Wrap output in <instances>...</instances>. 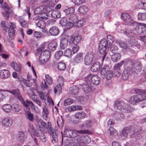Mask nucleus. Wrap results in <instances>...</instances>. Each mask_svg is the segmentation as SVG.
I'll list each match as a JSON object with an SVG mask.
<instances>
[{
  "mask_svg": "<svg viewBox=\"0 0 146 146\" xmlns=\"http://www.w3.org/2000/svg\"><path fill=\"white\" fill-rule=\"evenodd\" d=\"M36 121L37 124V128L39 130L42 131L45 128H46L48 133L52 136L53 140L55 142L57 141V135L55 130L54 129H52L50 122L48 123L47 126L46 123L38 117H36Z\"/></svg>",
  "mask_w": 146,
  "mask_h": 146,
  "instance_id": "obj_1",
  "label": "nucleus"
},
{
  "mask_svg": "<svg viewBox=\"0 0 146 146\" xmlns=\"http://www.w3.org/2000/svg\"><path fill=\"white\" fill-rule=\"evenodd\" d=\"M146 78V74L145 75ZM136 94H139L131 96L129 100V102L131 104L134 105L137 102L142 101L146 99V90H143L137 89L134 90Z\"/></svg>",
  "mask_w": 146,
  "mask_h": 146,
  "instance_id": "obj_2",
  "label": "nucleus"
},
{
  "mask_svg": "<svg viewBox=\"0 0 146 146\" xmlns=\"http://www.w3.org/2000/svg\"><path fill=\"white\" fill-rule=\"evenodd\" d=\"M126 100H118L114 104V108L124 113H130L133 110V109L130 106L125 105Z\"/></svg>",
  "mask_w": 146,
  "mask_h": 146,
  "instance_id": "obj_3",
  "label": "nucleus"
},
{
  "mask_svg": "<svg viewBox=\"0 0 146 146\" xmlns=\"http://www.w3.org/2000/svg\"><path fill=\"white\" fill-rule=\"evenodd\" d=\"M84 80L85 82L92 83L93 84L98 85L100 82L101 78L96 75L90 74L84 78Z\"/></svg>",
  "mask_w": 146,
  "mask_h": 146,
  "instance_id": "obj_4",
  "label": "nucleus"
},
{
  "mask_svg": "<svg viewBox=\"0 0 146 146\" xmlns=\"http://www.w3.org/2000/svg\"><path fill=\"white\" fill-rule=\"evenodd\" d=\"M131 26L135 27V30L139 34H142L146 33V25L134 21L132 22Z\"/></svg>",
  "mask_w": 146,
  "mask_h": 146,
  "instance_id": "obj_5",
  "label": "nucleus"
},
{
  "mask_svg": "<svg viewBox=\"0 0 146 146\" xmlns=\"http://www.w3.org/2000/svg\"><path fill=\"white\" fill-rule=\"evenodd\" d=\"M100 73L102 76L108 80H110L113 76V72L107 66H104L101 69Z\"/></svg>",
  "mask_w": 146,
  "mask_h": 146,
  "instance_id": "obj_6",
  "label": "nucleus"
},
{
  "mask_svg": "<svg viewBox=\"0 0 146 146\" xmlns=\"http://www.w3.org/2000/svg\"><path fill=\"white\" fill-rule=\"evenodd\" d=\"M110 46L108 44V42L105 39L101 40L99 44V50L101 54H106L107 48Z\"/></svg>",
  "mask_w": 146,
  "mask_h": 146,
  "instance_id": "obj_7",
  "label": "nucleus"
},
{
  "mask_svg": "<svg viewBox=\"0 0 146 146\" xmlns=\"http://www.w3.org/2000/svg\"><path fill=\"white\" fill-rule=\"evenodd\" d=\"M95 58L94 54L92 51L87 52L84 59V63L86 66L90 65L92 63Z\"/></svg>",
  "mask_w": 146,
  "mask_h": 146,
  "instance_id": "obj_8",
  "label": "nucleus"
},
{
  "mask_svg": "<svg viewBox=\"0 0 146 146\" xmlns=\"http://www.w3.org/2000/svg\"><path fill=\"white\" fill-rule=\"evenodd\" d=\"M50 53L49 51L45 50L40 54L39 57V61L40 63L44 64L46 63L48 60L50 56Z\"/></svg>",
  "mask_w": 146,
  "mask_h": 146,
  "instance_id": "obj_9",
  "label": "nucleus"
},
{
  "mask_svg": "<svg viewBox=\"0 0 146 146\" xmlns=\"http://www.w3.org/2000/svg\"><path fill=\"white\" fill-rule=\"evenodd\" d=\"M139 131L136 132L130 136V142L132 144L136 145L139 143V139L141 136L139 134Z\"/></svg>",
  "mask_w": 146,
  "mask_h": 146,
  "instance_id": "obj_10",
  "label": "nucleus"
},
{
  "mask_svg": "<svg viewBox=\"0 0 146 146\" xmlns=\"http://www.w3.org/2000/svg\"><path fill=\"white\" fill-rule=\"evenodd\" d=\"M8 92L12 94L16 98L21 102L22 104L24 101L23 98L18 89H14L12 90H9Z\"/></svg>",
  "mask_w": 146,
  "mask_h": 146,
  "instance_id": "obj_11",
  "label": "nucleus"
},
{
  "mask_svg": "<svg viewBox=\"0 0 146 146\" xmlns=\"http://www.w3.org/2000/svg\"><path fill=\"white\" fill-rule=\"evenodd\" d=\"M80 87L84 92L88 93L92 91V86L91 83L86 82L83 84H81Z\"/></svg>",
  "mask_w": 146,
  "mask_h": 146,
  "instance_id": "obj_12",
  "label": "nucleus"
},
{
  "mask_svg": "<svg viewBox=\"0 0 146 146\" xmlns=\"http://www.w3.org/2000/svg\"><path fill=\"white\" fill-rule=\"evenodd\" d=\"M124 64L125 70L130 71L133 68L134 63L131 60H127L125 61H124Z\"/></svg>",
  "mask_w": 146,
  "mask_h": 146,
  "instance_id": "obj_13",
  "label": "nucleus"
},
{
  "mask_svg": "<svg viewBox=\"0 0 146 146\" xmlns=\"http://www.w3.org/2000/svg\"><path fill=\"white\" fill-rule=\"evenodd\" d=\"M121 19L128 25H131L132 22L134 21L132 20L129 15L127 13H122L121 16Z\"/></svg>",
  "mask_w": 146,
  "mask_h": 146,
  "instance_id": "obj_14",
  "label": "nucleus"
},
{
  "mask_svg": "<svg viewBox=\"0 0 146 146\" xmlns=\"http://www.w3.org/2000/svg\"><path fill=\"white\" fill-rule=\"evenodd\" d=\"M70 38H69V42L70 44H77L80 42L82 39V36L79 35H77L75 36H71Z\"/></svg>",
  "mask_w": 146,
  "mask_h": 146,
  "instance_id": "obj_15",
  "label": "nucleus"
},
{
  "mask_svg": "<svg viewBox=\"0 0 146 146\" xmlns=\"http://www.w3.org/2000/svg\"><path fill=\"white\" fill-rule=\"evenodd\" d=\"M16 27L15 24L13 22L10 23V25L9 30V37L11 39L14 38L15 35V29Z\"/></svg>",
  "mask_w": 146,
  "mask_h": 146,
  "instance_id": "obj_16",
  "label": "nucleus"
},
{
  "mask_svg": "<svg viewBox=\"0 0 146 146\" xmlns=\"http://www.w3.org/2000/svg\"><path fill=\"white\" fill-rule=\"evenodd\" d=\"M23 106L25 107L27 111H28L30 109V107H31L33 110L35 111L36 110V106H35L34 104L30 101L28 100H27L25 101L22 104Z\"/></svg>",
  "mask_w": 146,
  "mask_h": 146,
  "instance_id": "obj_17",
  "label": "nucleus"
},
{
  "mask_svg": "<svg viewBox=\"0 0 146 146\" xmlns=\"http://www.w3.org/2000/svg\"><path fill=\"white\" fill-rule=\"evenodd\" d=\"M60 23L63 27H66L67 29H69L73 27V23H70L69 20L67 21L65 18L61 19Z\"/></svg>",
  "mask_w": 146,
  "mask_h": 146,
  "instance_id": "obj_18",
  "label": "nucleus"
},
{
  "mask_svg": "<svg viewBox=\"0 0 146 146\" xmlns=\"http://www.w3.org/2000/svg\"><path fill=\"white\" fill-rule=\"evenodd\" d=\"M10 76L9 71L6 69H3L0 70V78L2 79L8 78Z\"/></svg>",
  "mask_w": 146,
  "mask_h": 146,
  "instance_id": "obj_19",
  "label": "nucleus"
},
{
  "mask_svg": "<svg viewBox=\"0 0 146 146\" xmlns=\"http://www.w3.org/2000/svg\"><path fill=\"white\" fill-rule=\"evenodd\" d=\"M131 129V127H125L122 131V133L120 135L122 139H126L128 134L130 132Z\"/></svg>",
  "mask_w": 146,
  "mask_h": 146,
  "instance_id": "obj_20",
  "label": "nucleus"
},
{
  "mask_svg": "<svg viewBox=\"0 0 146 146\" xmlns=\"http://www.w3.org/2000/svg\"><path fill=\"white\" fill-rule=\"evenodd\" d=\"M12 121L11 118L9 117L4 118L2 122V125L3 126L9 127L11 125Z\"/></svg>",
  "mask_w": 146,
  "mask_h": 146,
  "instance_id": "obj_21",
  "label": "nucleus"
},
{
  "mask_svg": "<svg viewBox=\"0 0 146 146\" xmlns=\"http://www.w3.org/2000/svg\"><path fill=\"white\" fill-rule=\"evenodd\" d=\"M82 54L80 53H78L74 57L72 62L74 64H77L82 61Z\"/></svg>",
  "mask_w": 146,
  "mask_h": 146,
  "instance_id": "obj_22",
  "label": "nucleus"
},
{
  "mask_svg": "<svg viewBox=\"0 0 146 146\" xmlns=\"http://www.w3.org/2000/svg\"><path fill=\"white\" fill-rule=\"evenodd\" d=\"M90 132L88 130H75L72 131V134L71 138H73L76 137L78 135L77 133L80 134H89Z\"/></svg>",
  "mask_w": 146,
  "mask_h": 146,
  "instance_id": "obj_23",
  "label": "nucleus"
},
{
  "mask_svg": "<svg viewBox=\"0 0 146 146\" xmlns=\"http://www.w3.org/2000/svg\"><path fill=\"white\" fill-rule=\"evenodd\" d=\"M49 33L52 36H56L59 33V30L58 28L56 26H52L49 30Z\"/></svg>",
  "mask_w": 146,
  "mask_h": 146,
  "instance_id": "obj_24",
  "label": "nucleus"
},
{
  "mask_svg": "<svg viewBox=\"0 0 146 146\" xmlns=\"http://www.w3.org/2000/svg\"><path fill=\"white\" fill-rule=\"evenodd\" d=\"M11 65L15 71L18 72L20 73L21 72L22 68L21 64H18L15 62L13 61L11 63Z\"/></svg>",
  "mask_w": 146,
  "mask_h": 146,
  "instance_id": "obj_25",
  "label": "nucleus"
},
{
  "mask_svg": "<svg viewBox=\"0 0 146 146\" xmlns=\"http://www.w3.org/2000/svg\"><path fill=\"white\" fill-rule=\"evenodd\" d=\"M75 118L78 119H82L86 117V114L83 111L76 112L74 115Z\"/></svg>",
  "mask_w": 146,
  "mask_h": 146,
  "instance_id": "obj_26",
  "label": "nucleus"
},
{
  "mask_svg": "<svg viewBox=\"0 0 146 146\" xmlns=\"http://www.w3.org/2000/svg\"><path fill=\"white\" fill-rule=\"evenodd\" d=\"M68 19L70 23H73V26L75 22L78 19V17L77 15L74 14H72L69 16Z\"/></svg>",
  "mask_w": 146,
  "mask_h": 146,
  "instance_id": "obj_27",
  "label": "nucleus"
},
{
  "mask_svg": "<svg viewBox=\"0 0 146 146\" xmlns=\"http://www.w3.org/2000/svg\"><path fill=\"white\" fill-rule=\"evenodd\" d=\"M100 68V64L98 62H96L92 65L91 70L94 72H97Z\"/></svg>",
  "mask_w": 146,
  "mask_h": 146,
  "instance_id": "obj_28",
  "label": "nucleus"
},
{
  "mask_svg": "<svg viewBox=\"0 0 146 146\" xmlns=\"http://www.w3.org/2000/svg\"><path fill=\"white\" fill-rule=\"evenodd\" d=\"M28 131L33 135L36 137L39 136V134L37 133L36 130L34 128L32 124H30L29 125V126Z\"/></svg>",
  "mask_w": 146,
  "mask_h": 146,
  "instance_id": "obj_29",
  "label": "nucleus"
},
{
  "mask_svg": "<svg viewBox=\"0 0 146 146\" xmlns=\"http://www.w3.org/2000/svg\"><path fill=\"white\" fill-rule=\"evenodd\" d=\"M88 8L85 5H82L78 9V12L81 14H85L88 11Z\"/></svg>",
  "mask_w": 146,
  "mask_h": 146,
  "instance_id": "obj_30",
  "label": "nucleus"
},
{
  "mask_svg": "<svg viewBox=\"0 0 146 146\" xmlns=\"http://www.w3.org/2000/svg\"><path fill=\"white\" fill-rule=\"evenodd\" d=\"M17 137L18 140L23 143L25 139L24 133L23 132H19L17 134Z\"/></svg>",
  "mask_w": 146,
  "mask_h": 146,
  "instance_id": "obj_31",
  "label": "nucleus"
},
{
  "mask_svg": "<svg viewBox=\"0 0 146 146\" xmlns=\"http://www.w3.org/2000/svg\"><path fill=\"white\" fill-rule=\"evenodd\" d=\"M68 40L66 38H62L60 42V47L61 49H64L68 46Z\"/></svg>",
  "mask_w": 146,
  "mask_h": 146,
  "instance_id": "obj_32",
  "label": "nucleus"
},
{
  "mask_svg": "<svg viewBox=\"0 0 146 146\" xmlns=\"http://www.w3.org/2000/svg\"><path fill=\"white\" fill-rule=\"evenodd\" d=\"M82 127H85L88 129H91L92 127V123L90 120L85 121L82 125Z\"/></svg>",
  "mask_w": 146,
  "mask_h": 146,
  "instance_id": "obj_33",
  "label": "nucleus"
},
{
  "mask_svg": "<svg viewBox=\"0 0 146 146\" xmlns=\"http://www.w3.org/2000/svg\"><path fill=\"white\" fill-rule=\"evenodd\" d=\"M57 46V43L55 40L52 41L48 45V47L49 49L52 51H54L55 50Z\"/></svg>",
  "mask_w": 146,
  "mask_h": 146,
  "instance_id": "obj_34",
  "label": "nucleus"
},
{
  "mask_svg": "<svg viewBox=\"0 0 146 146\" xmlns=\"http://www.w3.org/2000/svg\"><path fill=\"white\" fill-rule=\"evenodd\" d=\"M121 57V54L119 53H116L112 55L111 60L113 62H116L120 59Z\"/></svg>",
  "mask_w": 146,
  "mask_h": 146,
  "instance_id": "obj_35",
  "label": "nucleus"
},
{
  "mask_svg": "<svg viewBox=\"0 0 146 146\" xmlns=\"http://www.w3.org/2000/svg\"><path fill=\"white\" fill-rule=\"evenodd\" d=\"M49 113V111L48 107L45 106L43 108L42 115L44 119L46 120L47 118V116Z\"/></svg>",
  "mask_w": 146,
  "mask_h": 146,
  "instance_id": "obj_36",
  "label": "nucleus"
},
{
  "mask_svg": "<svg viewBox=\"0 0 146 146\" xmlns=\"http://www.w3.org/2000/svg\"><path fill=\"white\" fill-rule=\"evenodd\" d=\"M75 11V8L74 7H71L63 10V12L65 15H67L70 14H72Z\"/></svg>",
  "mask_w": 146,
  "mask_h": 146,
  "instance_id": "obj_37",
  "label": "nucleus"
},
{
  "mask_svg": "<svg viewBox=\"0 0 146 146\" xmlns=\"http://www.w3.org/2000/svg\"><path fill=\"white\" fill-rule=\"evenodd\" d=\"M108 132L110 135L112 136H116L118 134L117 131L112 127H110L108 131Z\"/></svg>",
  "mask_w": 146,
  "mask_h": 146,
  "instance_id": "obj_38",
  "label": "nucleus"
},
{
  "mask_svg": "<svg viewBox=\"0 0 146 146\" xmlns=\"http://www.w3.org/2000/svg\"><path fill=\"white\" fill-rule=\"evenodd\" d=\"M19 21L20 25L22 27L25 28L27 27V22L22 17H19Z\"/></svg>",
  "mask_w": 146,
  "mask_h": 146,
  "instance_id": "obj_39",
  "label": "nucleus"
},
{
  "mask_svg": "<svg viewBox=\"0 0 146 146\" xmlns=\"http://www.w3.org/2000/svg\"><path fill=\"white\" fill-rule=\"evenodd\" d=\"M2 109L6 112H10L12 110V108L9 104H6L2 107Z\"/></svg>",
  "mask_w": 146,
  "mask_h": 146,
  "instance_id": "obj_40",
  "label": "nucleus"
},
{
  "mask_svg": "<svg viewBox=\"0 0 146 146\" xmlns=\"http://www.w3.org/2000/svg\"><path fill=\"white\" fill-rule=\"evenodd\" d=\"M85 23L84 20L83 19L80 20H78L75 22V25L78 27H82Z\"/></svg>",
  "mask_w": 146,
  "mask_h": 146,
  "instance_id": "obj_41",
  "label": "nucleus"
},
{
  "mask_svg": "<svg viewBox=\"0 0 146 146\" xmlns=\"http://www.w3.org/2000/svg\"><path fill=\"white\" fill-rule=\"evenodd\" d=\"M72 50L69 48L66 49L64 51V56L68 57V58H70L72 55Z\"/></svg>",
  "mask_w": 146,
  "mask_h": 146,
  "instance_id": "obj_42",
  "label": "nucleus"
},
{
  "mask_svg": "<svg viewBox=\"0 0 146 146\" xmlns=\"http://www.w3.org/2000/svg\"><path fill=\"white\" fill-rule=\"evenodd\" d=\"M66 68L65 64L62 62H60L57 64V68L60 70H64Z\"/></svg>",
  "mask_w": 146,
  "mask_h": 146,
  "instance_id": "obj_43",
  "label": "nucleus"
},
{
  "mask_svg": "<svg viewBox=\"0 0 146 146\" xmlns=\"http://www.w3.org/2000/svg\"><path fill=\"white\" fill-rule=\"evenodd\" d=\"M26 116L27 118L31 121H32L34 119L33 114L28 111L26 113Z\"/></svg>",
  "mask_w": 146,
  "mask_h": 146,
  "instance_id": "obj_44",
  "label": "nucleus"
},
{
  "mask_svg": "<svg viewBox=\"0 0 146 146\" xmlns=\"http://www.w3.org/2000/svg\"><path fill=\"white\" fill-rule=\"evenodd\" d=\"M62 85L61 84H57L56 87L54 88V93L59 94L62 92Z\"/></svg>",
  "mask_w": 146,
  "mask_h": 146,
  "instance_id": "obj_45",
  "label": "nucleus"
},
{
  "mask_svg": "<svg viewBox=\"0 0 146 146\" xmlns=\"http://www.w3.org/2000/svg\"><path fill=\"white\" fill-rule=\"evenodd\" d=\"M71 93L73 94H77L78 92L79 89L78 86H73L72 87L70 88Z\"/></svg>",
  "mask_w": 146,
  "mask_h": 146,
  "instance_id": "obj_46",
  "label": "nucleus"
},
{
  "mask_svg": "<svg viewBox=\"0 0 146 146\" xmlns=\"http://www.w3.org/2000/svg\"><path fill=\"white\" fill-rule=\"evenodd\" d=\"M129 71L124 70L122 74V79L124 80H126L129 76Z\"/></svg>",
  "mask_w": 146,
  "mask_h": 146,
  "instance_id": "obj_47",
  "label": "nucleus"
},
{
  "mask_svg": "<svg viewBox=\"0 0 146 146\" xmlns=\"http://www.w3.org/2000/svg\"><path fill=\"white\" fill-rule=\"evenodd\" d=\"M13 111L18 112H19L21 109V108L18 104H14L12 106Z\"/></svg>",
  "mask_w": 146,
  "mask_h": 146,
  "instance_id": "obj_48",
  "label": "nucleus"
},
{
  "mask_svg": "<svg viewBox=\"0 0 146 146\" xmlns=\"http://www.w3.org/2000/svg\"><path fill=\"white\" fill-rule=\"evenodd\" d=\"M107 38L106 41L108 42V44L110 46L113 41V37L111 35H107Z\"/></svg>",
  "mask_w": 146,
  "mask_h": 146,
  "instance_id": "obj_49",
  "label": "nucleus"
},
{
  "mask_svg": "<svg viewBox=\"0 0 146 146\" xmlns=\"http://www.w3.org/2000/svg\"><path fill=\"white\" fill-rule=\"evenodd\" d=\"M37 25L38 27L41 29H43L46 26V22L43 20H40L38 22Z\"/></svg>",
  "mask_w": 146,
  "mask_h": 146,
  "instance_id": "obj_50",
  "label": "nucleus"
},
{
  "mask_svg": "<svg viewBox=\"0 0 146 146\" xmlns=\"http://www.w3.org/2000/svg\"><path fill=\"white\" fill-rule=\"evenodd\" d=\"M63 54V52L61 50H58L56 52L54 57L56 60H58Z\"/></svg>",
  "mask_w": 146,
  "mask_h": 146,
  "instance_id": "obj_51",
  "label": "nucleus"
},
{
  "mask_svg": "<svg viewBox=\"0 0 146 146\" xmlns=\"http://www.w3.org/2000/svg\"><path fill=\"white\" fill-rule=\"evenodd\" d=\"M137 16L139 20L144 21L146 20V13H139Z\"/></svg>",
  "mask_w": 146,
  "mask_h": 146,
  "instance_id": "obj_52",
  "label": "nucleus"
},
{
  "mask_svg": "<svg viewBox=\"0 0 146 146\" xmlns=\"http://www.w3.org/2000/svg\"><path fill=\"white\" fill-rule=\"evenodd\" d=\"M64 135L67 137L71 138L72 134V131L68 130L67 129H65L64 131Z\"/></svg>",
  "mask_w": 146,
  "mask_h": 146,
  "instance_id": "obj_53",
  "label": "nucleus"
},
{
  "mask_svg": "<svg viewBox=\"0 0 146 146\" xmlns=\"http://www.w3.org/2000/svg\"><path fill=\"white\" fill-rule=\"evenodd\" d=\"M45 79L46 82L49 85L52 84L53 81L52 78L48 75H45Z\"/></svg>",
  "mask_w": 146,
  "mask_h": 146,
  "instance_id": "obj_54",
  "label": "nucleus"
},
{
  "mask_svg": "<svg viewBox=\"0 0 146 146\" xmlns=\"http://www.w3.org/2000/svg\"><path fill=\"white\" fill-rule=\"evenodd\" d=\"M120 47L123 49H126L127 47V44L124 42L121 41H118L117 42Z\"/></svg>",
  "mask_w": 146,
  "mask_h": 146,
  "instance_id": "obj_55",
  "label": "nucleus"
},
{
  "mask_svg": "<svg viewBox=\"0 0 146 146\" xmlns=\"http://www.w3.org/2000/svg\"><path fill=\"white\" fill-rule=\"evenodd\" d=\"M42 9H43V8L42 6L38 7L35 9L34 11V13L36 14H42Z\"/></svg>",
  "mask_w": 146,
  "mask_h": 146,
  "instance_id": "obj_56",
  "label": "nucleus"
},
{
  "mask_svg": "<svg viewBox=\"0 0 146 146\" xmlns=\"http://www.w3.org/2000/svg\"><path fill=\"white\" fill-rule=\"evenodd\" d=\"M51 15L52 17L54 18H59L60 17L59 11H53Z\"/></svg>",
  "mask_w": 146,
  "mask_h": 146,
  "instance_id": "obj_57",
  "label": "nucleus"
},
{
  "mask_svg": "<svg viewBox=\"0 0 146 146\" xmlns=\"http://www.w3.org/2000/svg\"><path fill=\"white\" fill-rule=\"evenodd\" d=\"M77 141L80 145L85 143V137L82 136L78 137L77 139Z\"/></svg>",
  "mask_w": 146,
  "mask_h": 146,
  "instance_id": "obj_58",
  "label": "nucleus"
},
{
  "mask_svg": "<svg viewBox=\"0 0 146 146\" xmlns=\"http://www.w3.org/2000/svg\"><path fill=\"white\" fill-rule=\"evenodd\" d=\"M73 100L70 98H67L64 100V104L65 106L69 105L73 103Z\"/></svg>",
  "mask_w": 146,
  "mask_h": 146,
  "instance_id": "obj_59",
  "label": "nucleus"
},
{
  "mask_svg": "<svg viewBox=\"0 0 146 146\" xmlns=\"http://www.w3.org/2000/svg\"><path fill=\"white\" fill-rule=\"evenodd\" d=\"M1 24L4 31L6 32L8 28L7 26L8 22L6 21H3L2 22Z\"/></svg>",
  "mask_w": 146,
  "mask_h": 146,
  "instance_id": "obj_60",
  "label": "nucleus"
},
{
  "mask_svg": "<svg viewBox=\"0 0 146 146\" xmlns=\"http://www.w3.org/2000/svg\"><path fill=\"white\" fill-rule=\"evenodd\" d=\"M4 11L2 13L5 19H7L8 18L9 13H11L12 11L10 9L9 10H4Z\"/></svg>",
  "mask_w": 146,
  "mask_h": 146,
  "instance_id": "obj_61",
  "label": "nucleus"
},
{
  "mask_svg": "<svg viewBox=\"0 0 146 146\" xmlns=\"http://www.w3.org/2000/svg\"><path fill=\"white\" fill-rule=\"evenodd\" d=\"M114 116L117 120H121L124 118V115L123 113L119 112L117 114H115Z\"/></svg>",
  "mask_w": 146,
  "mask_h": 146,
  "instance_id": "obj_62",
  "label": "nucleus"
},
{
  "mask_svg": "<svg viewBox=\"0 0 146 146\" xmlns=\"http://www.w3.org/2000/svg\"><path fill=\"white\" fill-rule=\"evenodd\" d=\"M118 49V47L115 44L112 45L110 48V50L113 53H115L116 52Z\"/></svg>",
  "mask_w": 146,
  "mask_h": 146,
  "instance_id": "obj_63",
  "label": "nucleus"
},
{
  "mask_svg": "<svg viewBox=\"0 0 146 146\" xmlns=\"http://www.w3.org/2000/svg\"><path fill=\"white\" fill-rule=\"evenodd\" d=\"M138 4L140 8L146 10V1H145V3L140 1L139 2Z\"/></svg>",
  "mask_w": 146,
  "mask_h": 146,
  "instance_id": "obj_64",
  "label": "nucleus"
}]
</instances>
